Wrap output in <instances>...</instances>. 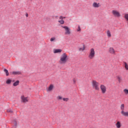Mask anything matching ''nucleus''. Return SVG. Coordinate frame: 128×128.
Instances as JSON below:
<instances>
[{
	"instance_id": "6ab92c4d",
	"label": "nucleus",
	"mask_w": 128,
	"mask_h": 128,
	"mask_svg": "<svg viewBox=\"0 0 128 128\" xmlns=\"http://www.w3.org/2000/svg\"><path fill=\"white\" fill-rule=\"evenodd\" d=\"M120 108L121 110V112L124 110V104H122L120 106Z\"/></svg>"
},
{
	"instance_id": "ddd939ff",
	"label": "nucleus",
	"mask_w": 128,
	"mask_h": 128,
	"mask_svg": "<svg viewBox=\"0 0 128 128\" xmlns=\"http://www.w3.org/2000/svg\"><path fill=\"white\" fill-rule=\"evenodd\" d=\"M12 74H14V76H20V74H22V72L20 71H14L12 72Z\"/></svg>"
},
{
	"instance_id": "dca6fc26",
	"label": "nucleus",
	"mask_w": 128,
	"mask_h": 128,
	"mask_svg": "<svg viewBox=\"0 0 128 128\" xmlns=\"http://www.w3.org/2000/svg\"><path fill=\"white\" fill-rule=\"evenodd\" d=\"M86 50V46L83 45L82 48H79V52H84Z\"/></svg>"
},
{
	"instance_id": "f8f14e48",
	"label": "nucleus",
	"mask_w": 128,
	"mask_h": 128,
	"mask_svg": "<svg viewBox=\"0 0 128 128\" xmlns=\"http://www.w3.org/2000/svg\"><path fill=\"white\" fill-rule=\"evenodd\" d=\"M115 126L116 128H122V122H120V121H116Z\"/></svg>"
},
{
	"instance_id": "9b49d317",
	"label": "nucleus",
	"mask_w": 128,
	"mask_h": 128,
	"mask_svg": "<svg viewBox=\"0 0 128 128\" xmlns=\"http://www.w3.org/2000/svg\"><path fill=\"white\" fill-rule=\"evenodd\" d=\"M62 52L61 49H54L53 50L54 54H60Z\"/></svg>"
},
{
	"instance_id": "4468645a",
	"label": "nucleus",
	"mask_w": 128,
	"mask_h": 128,
	"mask_svg": "<svg viewBox=\"0 0 128 128\" xmlns=\"http://www.w3.org/2000/svg\"><path fill=\"white\" fill-rule=\"evenodd\" d=\"M106 34L108 38H112V33L110 32V30H107Z\"/></svg>"
},
{
	"instance_id": "cd10ccee",
	"label": "nucleus",
	"mask_w": 128,
	"mask_h": 128,
	"mask_svg": "<svg viewBox=\"0 0 128 128\" xmlns=\"http://www.w3.org/2000/svg\"><path fill=\"white\" fill-rule=\"evenodd\" d=\"M58 22L60 24H64V20H59Z\"/></svg>"
},
{
	"instance_id": "f257e3e1",
	"label": "nucleus",
	"mask_w": 128,
	"mask_h": 128,
	"mask_svg": "<svg viewBox=\"0 0 128 128\" xmlns=\"http://www.w3.org/2000/svg\"><path fill=\"white\" fill-rule=\"evenodd\" d=\"M68 60V56L66 53H62L60 56L59 62L60 64H66Z\"/></svg>"
},
{
	"instance_id": "a878e982",
	"label": "nucleus",
	"mask_w": 128,
	"mask_h": 128,
	"mask_svg": "<svg viewBox=\"0 0 128 128\" xmlns=\"http://www.w3.org/2000/svg\"><path fill=\"white\" fill-rule=\"evenodd\" d=\"M56 40V37L51 38L50 39V42H54Z\"/></svg>"
},
{
	"instance_id": "0eeeda50",
	"label": "nucleus",
	"mask_w": 128,
	"mask_h": 128,
	"mask_svg": "<svg viewBox=\"0 0 128 128\" xmlns=\"http://www.w3.org/2000/svg\"><path fill=\"white\" fill-rule=\"evenodd\" d=\"M92 6L94 8H100V4L99 2H94L92 4Z\"/></svg>"
},
{
	"instance_id": "bb28decb",
	"label": "nucleus",
	"mask_w": 128,
	"mask_h": 128,
	"mask_svg": "<svg viewBox=\"0 0 128 128\" xmlns=\"http://www.w3.org/2000/svg\"><path fill=\"white\" fill-rule=\"evenodd\" d=\"M124 18H126L128 22V14H125L124 16Z\"/></svg>"
},
{
	"instance_id": "c85d7f7f",
	"label": "nucleus",
	"mask_w": 128,
	"mask_h": 128,
	"mask_svg": "<svg viewBox=\"0 0 128 128\" xmlns=\"http://www.w3.org/2000/svg\"><path fill=\"white\" fill-rule=\"evenodd\" d=\"M8 112H10V114H12V109H8L7 110Z\"/></svg>"
},
{
	"instance_id": "20e7f679",
	"label": "nucleus",
	"mask_w": 128,
	"mask_h": 128,
	"mask_svg": "<svg viewBox=\"0 0 128 128\" xmlns=\"http://www.w3.org/2000/svg\"><path fill=\"white\" fill-rule=\"evenodd\" d=\"M62 28L65 30L64 34L66 36H70L72 32H70V29L67 26H62Z\"/></svg>"
},
{
	"instance_id": "72a5a7b5",
	"label": "nucleus",
	"mask_w": 128,
	"mask_h": 128,
	"mask_svg": "<svg viewBox=\"0 0 128 128\" xmlns=\"http://www.w3.org/2000/svg\"><path fill=\"white\" fill-rule=\"evenodd\" d=\"M26 16L28 18V14H26Z\"/></svg>"
},
{
	"instance_id": "c9c22d12",
	"label": "nucleus",
	"mask_w": 128,
	"mask_h": 128,
	"mask_svg": "<svg viewBox=\"0 0 128 128\" xmlns=\"http://www.w3.org/2000/svg\"><path fill=\"white\" fill-rule=\"evenodd\" d=\"M97 0V1H98V0Z\"/></svg>"
},
{
	"instance_id": "423d86ee",
	"label": "nucleus",
	"mask_w": 128,
	"mask_h": 128,
	"mask_svg": "<svg viewBox=\"0 0 128 128\" xmlns=\"http://www.w3.org/2000/svg\"><path fill=\"white\" fill-rule=\"evenodd\" d=\"M100 89L101 92L102 94H104L106 92V86L104 84H101L100 86Z\"/></svg>"
},
{
	"instance_id": "f704fd0d",
	"label": "nucleus",
	"mask_w": 128,
	"mask_h": 128,
	"mask_svg": "<svg viewBox=\"0 0 128 128\" xmlns=\"http://www.w3.org/2000/svg\"><path fill=\"white\" fill-rule=\"evenodd\" d=\"M63 18H66V17H63Z\"/></svg>"
},
{
	"instance_id": "473e14b6",
	"label": "nucleus",
	"mask_w": 128,
	"mask_h": 128,
	"mask_svg": "<svg viewBox=\"0 0 128 128\" xmlns=\"http://www.w3.org/2000/svg\"><path fill=\"white\" fill-rule=\"evenodd\" d=\"M14 124L15 126H16V124H17L16 121H14Z\"/></svg>"
},
{
	"instance_id": "c756f323",
	"label": "nucleus",
	"mask_w": 128,
	"mask_h": 128,
	"mask_svg": "<svg viewBox=\"0 0 128 128\" xmlns=\"http://www.w3.org/2000/svg\"><path fill=\"white\" fill-rule=\"evenodd\" d=\"M80 26H78V30H77V32H80Z\"/></svg>"
},
{
	"instance_id": "aec40b11",
	"label": "nucleus",
	"mask_w": 128,
	"mask_h": 128,
	"mask_svg": "<svg viewBox=\"0 0 128 128\" xmlns=\"http://www.w3.org/2000/svg\"><path fill=\"white\" fill-rule=\"evenodd\" d=\"M52 88H54V86L52 85H50L48 88V91L50 92V90H52Z\"/></svg>"
},
{
	"instance_id": "7c9ffc66",
	"label": "nucleus",
	"mask_w": 128,
	"mask_h": 128,
	"mask_svg": "<svg viewBox=\"0 0 128 128\" xmlns=\"http://www.w3.org/2000/svg\"><path fill=\"white\" fill-rule=\"evenodd\" d=\"M72 82H73L74 84H76V78H74L72 80Z\"/></svg>"
},
{
	"instance_id": "2f4dec72",
	"label": "nucleus",
	"mask_w": 128,
	"mask_h": 128,
	"mask_svg": "<svg viewBox=\"0 0 128 128\" xmlns=\"http://www.w3.org/2000/svg\"><path fill=\"white\" fill-rule=\"evenodd\" d=\"M60 20H64V17H62V16H60Z\"/></svg>"
},
{
	"instance_id": "6e6552de",
	"label": "nucleus",
	"mask_w": 128,
	"mask_h": 128,
	"mask_svg": "<svg viewBox=\"0 0 128 128\" xmlns=\"http://www.w3.org/2000/svg\"><path fill=\"white\" fill-rule=\"evenodd\" d=\"M21 102L24 103L28 102V97L22 96H21Z\"/></svg>"
},
{
	"instance_id": "f03ea898",
	"label": "nucleus",
	"mask_w": 128,
	"mask_h": 128,
	"mask_svg": "<svg viewBox=\"0 0 128 128\" xmlns=\"http://www.w3.org/2000/svg\"><path fill=\"white\" fill-rule=\"evenodd\" d=\"M96 56V51L94 48L90 49L89 51V54L88 55V58L89 60H94Z\"/></svg>"
},
{
	"instance_id": "5701e85b",
	"label": "nucleus",
	"mask_w": 128,
	"mask_h": 128,
	"mask_svg": "<svg viewBox=\"0 0 128 128\" xmlns=\"http://www.w3.org/2000/svg\"><path fill=\"white\" fill-rule=\"evenodd\" d=\"M11 82H12V80L10 79L7 80L6 81V84H10Z\"/></svg>"
},
{
	"instance_id": "2eb2a0df",
	"label": "nucleus",
	"mask_w": 128,
	"mask_h": 128,
	"mask_svg": "<svg viewBox=\"0 0 128 128\" xmlns=\"http://www.w3.org/2000/svg\"><path fill=\"white\" fill-rule=\"evenodd\" d=\"M117 80H118L119 84H120V82H122V77H120V76H117Z\"/></svg>"
},
{
	"instance_id": "39448f33",
	"label": "nucleus",
	"mask_w": 128,
	"mask_h": 128,
	"mask_svg": "<svg viewBox=\"0 0 128 128\" xmlns=\"http://www.w3.org/2000/svg\"><path fill=\"white\" fill-rule=\"evenodd\" d=\"M112 14L114 16L115 18H120V13L116 10H112Z\"/></svg>"
},
{
	"instance_id": "4be33fe9",
	"label": "nucleus",
	"mask_w": 128,
	"mask_h": 128,
	"mask_svg": "<svg viewBox=\"0 0 128 128\" xmlns=\"http://www.w3.org/2000/svg\"><path fill=\"white\" fill-rule=\"evenodd\" d=\"M62 98H63L62 96H58L56 97L58 100H62Z\"/></svg>"
},
{
	"instance_id": "7ed1b4c3",
	"label": "nucleus",
	"mask_w": 128,
	"mask_h": 128,
	"mask_svg": "<svg viewBox=\"0 0 128 128\" xmlns=\"http://www.w3.org/2000/svg\"><path fill=\"white\" fill-rule=\"evenodd\" d=\"M92 88L95 90H100V83L94 80H92Z\"/></svg>"
},
{
	"instance_id": "f3484780",
	"label": "nucleus",
	"mask_w": 128,
	"mask_h": 128,
	"mask_svg": "<svg viewBox=\"0 0 128 128\" xmlns=\"http://www.w3.org/2000/svg\"><path fill=\"white\" fill-rule=\"evenodd\" d=\"M124 68L126 70H128V64L126 62H124Z\"/></svg>"
},
{
	"instance_id": "9d476101",
	"label": "nucleus",
	"mask_w": 128,
	"mask_h": 128,
	"mask_svg": "<svg viewBox=\"0 0 128 128\" xmlns=\"http://www.w3.org/2000/svg\"><path fill=\"white\" fill-rule=\"evenodd\" d=\"M120 114L122 116H126L128 118V111L126 112L124 110L123 111H121Z\"/></svg>"
},
{
	"instance_id": "b1692460",
	"label": "nucleus",
	"mask_w": 128,
	"mask_h": 128,
	"mask_svg": "<svg viewBox=\"0 0 128 128\" xmlns=\"http://www.w3.org/2000/svg\"><path fill=\"white\" fill-rule=\"evenodd\" d=\"M124 92L125 94H128V89H126V88L124 89Z\"/></svg>"
},
{
	"instance_id": "a211bd4d",
	"label": "nucleus",
	"mask_w": 128,
	"mask_h": 128,
	"mask_svg": "<svg viewBox=\"0 0 128 128\" xmlns=\"http://www.w3.org/2000/svg\"><path fill=\"white\" fill-rule=\"evenodd\" d=\"M19 84H20V81L17 80L14 83L13 86H18Z\"/></svg>"
},
{
	"instance_id": "412c9836",
	"label": "nucleus",
	"mask_w": 128,
	"mask_h": 128,
	"mask_svg": "<svg viewBox=\"0 0 128 128\" xmlns=\"http://www.w3.org/2000/svg\"><path fill=\"white\" fill-rule=\"evenodd\" d=\"M4 72L6 74V76H10V73H8V71L6 69H4Z\"/></svg>"
},
{
	"instance_id": "1a4fd4ad",
	"label": "nucleus",
	"mask_w": 128,
	"mask_h": 128,
	"mask_svg": "<svg viewBox=\"0 0 128 128\" xmlns=\"http://www.w3.org/2000/svg\"><path fill=\"white\" fill-rule=\"evenodd\" d=\"M108 52L111 54H116V50L114 49V48L110 47L108 50Z\"/></svg>"
},
{
	"instance_id": "393cba45",
	"label": "nucleus",
	"mask_w": 128,
	"mask_h": 128,
	"mask_svg": "<svg viewBox=\"0 0 128 128\" xmlns=\"http://www.w3.org/2000/svg\"><path fill=\"white\" fill-rule=\"evenodd\" d=\"M62 100L64 102H68L70 99L68 98H62Z\"/></svg>"
}]
</instances>
